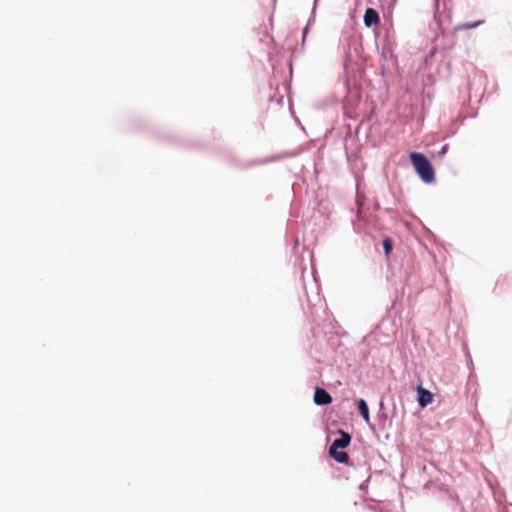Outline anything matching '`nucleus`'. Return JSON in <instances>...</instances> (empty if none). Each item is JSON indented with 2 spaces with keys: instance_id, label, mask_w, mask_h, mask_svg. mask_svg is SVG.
Segmentation results:
<instances>
[{
  "instance_id": "nucleus-4",
  "label": "nucleus",
  "mask_w": 512,
  "mask_h": 512,
  "mask_svg": "<svg viewBox=\"0 0 512 512\" xmlns=\"http://www.w3.org/2000/svg\"><path fill=\"white\" fill-rule=\"evenodd\" d=\"M380 23L377 11L373 8H367L364 14V24L367 27L376 26Z\"/></svg>"
},
{
  "instance_id": "nucleus-7",
  "label": "nucleus",
  "mask_w": 512,
  "mask_h": 512,
  "mask_svg": "<svg viewBox=\"0 0 512 512\" xmlns=\"http://www.w3.org/2000/svg\"><path fill=\"white\" fill-rule=\"evenodd\" d=\"M358 409H359L361 416L365 420V422L369 423V421H370L369 409H368L367 403L364 399L358 400Z\"/></svg>"
},
{
  "instance_id": "nucleus-3",
  "label": "nucleus",
  "mask_w": 512,
  "mask_h": 512,
  "mask_svg": "<svg viewBox=\"0 0 512 512\" xmlns=\"http://www.w3.org/2000/svg\"><path fill=\"white\" fill-rule=\"evenodd\" d=\"M417 393H418V403L421 407H426L427 405L432 403L433 394L430 391L424 389L422 386H418Z\"/></svg>"
},
{
  "instance_id": "nucleus-2",
  "label": "nucleus",
  "mask_w": 512,
  "mask_h": 512,
  "mask_svg": "<svg viewBox=\"0 0 512 512\" xmlns=\"http://www.w3.org/2000/svg\"><path fill=\"white\" fill-rule=\"evenodd\" d=\"M314 402L317 405H328L332 402V397L325 389L317 387L314 393Z\"/></svg>"
},
{
  "instance_id": "nucleus-5",
  "label": "nucleus",
  "mask_w": 512,
  "mask_h": 512,
  "mask_svg": "<svg viewBox=\"0 0 512 512\" xmlns=\"http://www.w3.org/2000/svg\"><path fill=\"white\" fill-rule=\"evenodd\" d=\"M340 434V438L335 439L330 448H346L350 444L351 436L344 431H340Z\"/></svg>"
},
{
  "instance_id": "nucleus-9",
  "label": "nucleus",
  "mask_w": 512,
  "mask_h": 512,
  "mask_svg": "<svg viewBox=\"0 0 512 512\" xmlns=\"http://www.w3.org/2000/svg\"><path fill=\"white\" fill-rule=\"evenodd\" d=\"M481 23H483V21H479V22H475L473 24H466L464 25L463 27L466 28V29H471V28H475L477 27L478 25H480Z\"/></svg>"
},
{
  "instance_id": "nucleus-10",
  "label": "nucleus",
  "mask_w": 512,
  "mask_h": 512,
  "mask_svg": "<svg viewBox=\"0 0 512 512\" xmlns=\"http://www.w3.org/2000/svg\"><path fill=\"white\" fill-rule=\"evenodd\" d=\"M447 148H448V147H447V145H444V146L442 147V150L440 151V154H445V153H446V151H447Z\"/></svg>"
},
{
  "instance_id": "nucleus-1",
  "label": "nucleus",
  "mask_w": 512,
  "mask_h": 512,
  "mask_svg": "<svg viewBox=\"0 0 512 512\" xmlns=\"http://www.w3.org/2000/svg\"><path fill=\"white\" fill-rule=\"evenodd\" d=\"M412 165L420 178L426 182L431 183L435 179L434 169L428 159L421 153L412 152L410 154Z\"/></svg>"
},
{
  "instance_id": "nucleus-6",
  "label": "nucleus",
  "mask_w": 512,
  "mask_h": 512,
  "mask_svg": "<svg viewBox=\"0 0 512 512\" xmlns=\"http://www.w3.org/2000/svg\"><path fill=\"white\" fill-rule=\"evenodd\" d=\"M329 454L339 463H347L349 460V456L346 452L338 451L336 448H329Z\"/></svg>"
},
{
  "instance_id": "nucleus-8",
  "label": "nucleus",
  "mask_w": 512,
  "mask_h": 512,
  "mask_svg": "<svg viewBox=\"0 0 512 512\" xmlns=\"http://www.w3.org/2000/svg\"><path fill=\"white\" fill-rule=\"evenodd\" d=\"M383 248H384L385 254L388 256L392 250V240L390 238H385L383 240Z\"/></svg>"
}]
</instances>
